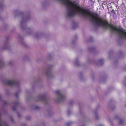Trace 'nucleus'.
I'll return each instance as SVG.
<instances>
[{
	"label": "nucleus",
	"instance_id": "nucleus-1",
	"mask_svg": "<svg viewBox=\"0 0 126 126\" xmlns=\"http://www.w3.org/2000/svg\"><path fill=\"white\" fill-rule=\"evenodd\" d=\"M56 93L57 95V100L58 101H62L64 99L65 96L59 91H57Z\"/></svg>",
	"mask_w": 126,
	"mask_h": 126
},
{
	"label": "nucleus",
	"instance_id": "nucleus-2",
	"mask_svg": "<svg viewBox=\"0 0 126 126\" xmlns=\"http://www.w3.org/2000/svg\"><path fill=\"white\" fill-rule=\"evenodd\" d=\"M16 81L13 80H8L6 82V83L8 85H11L16 83Z\"/></svg>",
	"mask_w": 126,
	"mask_h": 126
}]
</instances>
